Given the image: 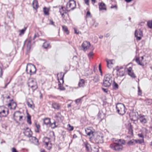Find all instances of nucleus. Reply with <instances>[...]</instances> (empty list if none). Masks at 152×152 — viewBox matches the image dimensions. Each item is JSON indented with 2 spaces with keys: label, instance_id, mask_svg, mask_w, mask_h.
I'll list each match as a JSON object with an SVG mask.
<instances>
[{
  "label": "nucleus",
  "instance_id": "nucleus-32",
  "mask_svg": "<svg viewBox=\"0 0 152 152\" xmlns=\"http://www.w3.org/2000/svg\"><path fill=\"white\" fill-rule=\"evenodd\" d=\"M136 62L140 65L142 66H144L143 64L142 63L139 59V57H137L135 59Z\"/></svg>",
  "mask_w": 152,
  "mask_h": 152
},
{
  "label": "nucleus",
  "instance_id": "nucleus-26",
  "mask_svg": "<svg viewBox=\"0 0 152 152\" xmlns=\"http://www.w3.org/2000/svg\"><path fill=\"white\" fill-rule=\"evenodd\" d=\"M4 106H0V115H6V111L4 110Z\"/></svg>",
  "mask_w": 152,
  "mask_h": 152
},
{
  "label": "nucleus",
  "instance_id": "nucleus-22",
  "mask_svg": "<svg viewBox=\"0 0 152 152\" xmlns=\"http://www.w3.org/2000/svg\"><path fill=\"white\" fill-rule=\"evenodd\" d=\"M43 122L44 124L46 125L50 124H51L50 119L49 118H46L43 119Z\"/></svg>",
  "mask_w": 152,
  "mask_h": 152
},
{
  "label": "nucleus",
  "instance_id": "nucleus-57",
  "mask_svg": "<svg viewBox=\"0 0 152 152\" xmlns=\"http://www.w3.org/2000/svg\"><path fill=\"white\" fill-rule=\"evenodd\" d=\"M35 125H36V127L37 129L39 130L40 128V126L39 124H37L36 123H35Z\"/></svg>",
  "mask_w": 152,
  "mask_h": 152
},
{
  "label": "nucleus",
  "instance_id": "nucleus-4",
  "mask_svg": "<svg viewBox=\"0 0 152 152\" xmlns=\"http://www.w3.org/2000/svg\"><path fill=\"white\" fill-rule=\"evenodd\" d=\"M36 69L35 66L31 64H27L26 72L27 74H29L30 75H32L35 73Z\"/></svg>",
  "mask_w": 152,
  "mask_h": 152
},
{
  "label": "nucleus",
  "instance_id": "nucleus-34",
  "mask_svg": "<svg viewBox=\"0 0 152 152\" xmlns=\"http://www.w3.org/2000/svg\"><path fill=\"white\" fill-rule=\"evenodd\" d=\"M84 144L85 147L86 148V150L87 151H88L89 150V147L90 146V145L88 143L86 142H84Z\"/></svg>",
  "mask_w": 152,
  "mask_h": 152
},
{
  "label": "nucleus",
  "instance_id": "nucleus-43",
  "mask_svg": "<svg viewBox=\"0 0 152 152\" xmlns=\"http://www.w3.org/2000/svg\"><path fill=\"white\" fill-rule=\"evenodd\" d=\"M83 98V97H82L80 98H79L76 99L75 100V103L77 104H79L80 103V102L81 101Z\"/></svg>",
  "mask_w": 152,
  "mask_h": 152
},
{
  "label": "nucleus",
  "instance_id": "nucleus-12",
  "mask_svg": "<svg viewBox=\"0 0 152 152\" xmlns=\"http://www.w3.org/2000/svg\"><path fill=\"white\" fill-rule=\"evenodd\" d=\"M139 115L137 113V112H132L130 114V116L131 118V119L132 120L134 121H137L139 118Z\"/></svg>",
  "mask_w": 152,
  "mask_h": 152
},
{
  "label": "nucleus",
  "instance_id": "nucleus-50",
  "mask_svg": "<svg viewBox=\"0 0 152 152\" xmlns=\"http://www.w3.org/2000/svg\"><path fill=\"white\" fill-rule=\"evenodd\" d=\"M99 70L101 74V75H102V69H101V64H100L99 65Z\"/></svg>",
  "mask_w": 152,
  "mask_h": 152
},
{
  "label": "nucleus",
  "instance_id": "nucleus-62",
  "mask_svg": "<svg viewBox=\"0 0 152 152\" xmlns=\"http://www.w3.org/2000/svg\"><path fill=\"white\" fill-rule=\"evenodd\" d=\"M7 116V115H4V114H1L0 115V118H1L3 117H6Z\"/></svg>",
  "mask_w": 152,
  "mask_h": 152
},
{
  "label": "nucleus",
  "instance_id": "nucleus-40",
  "mask_svg": "<svg viewBox=\"0 0 152 152\" xmlns=\"http://www.w3.org/2000/svg\"><path fill=\"white\" fill-rule=\"evenodd\" d=\"M135 143H138L139 144H141L142 143L144 142V140L142 139V140H134Z\"/></svg>",
  "mask_w": 152,
  "mask_h": 152
},
{
  "label": "nucleus",
  "instance_id": "nucleus-23",
  "mask_svg": "<svg viewBox=\"0 0 152 152\" xmlns=\"http://www.w3.org/2000/svg\"><path fill=\"white\" fill-rule=\"evenodd\" d=\"M107 66L108 68L110 69L112 67V65L113 64L112 62V60H107Z\"/></svg>",
  "mask_w": 152,
  "mask_h": 152
},
{
  "label": "nucleus",
  "instance_id": "nucleus-2",
  "mask_svg": "<svg viewBox=\"0 0 152 152\" xmlns=\"http://www.w3.org/2000/svg\"><path fill=\"white\" fill-rule=\"evenodd\" d=\"M112 82V77L111 75L107 74L105 75L103 80V86L105 87H109Z\"/></svg>",
  "mask_w": 152,
  "mask_h": 152
},
{
  "label": "nucleus",
  "instance_id": "nucleus-13",
  "mask_svg": "<svg viewBox=\"0 0 152 152\" xmlns=\"http://www.w3.org/2000/svg\"><path fill=\"white\" fill-rule=\"evenodd\" d=\"M90 45V44L89 42L86 41H84L82 45L83 50L84 51L87 50L89 48Z\"/></svg>",
  "mask_w": 152,
  "mask_h": 152
},
{
  "label": "nucleus",
  "instance_id": "nucleus-25",
  "mask_svg": "<svg viewBox=\"0 0 152 152\" xmlns=\"http://www.w3.org/2000/svg\"><path fill=\"white\" fill-rule=\"evenodd\" d=\"M124 71H121L119 69L117 70V75L119 77H122L124 75Z\"/></svg>",
  "mask_w": 152,
  "mask_h": 152
},
{
  "label": "nucleus",
  "instance_id": "nucleus-42",
  "mask_svg": "<svg viewBox=\"0 0 152 152\" xmlns=\"http://www.w3.org/2000/svg\"><path fill=\"white\" fill-rule=\"evenodd\" d=\"M45 144L47 147V148L48 149H50L51 148V144H50V146L48 147V145H49V143L48 142H45Z\"/></svg>",
  "mask_w": 152,
  "mask_h": 152
},
{
  "label": "nucleus",
  "instance_id": "nucleus-9",
  "mask_svg": "<svg viewBox=\"0 0 152 152\" xmlns=\"http://www.w3.org/2000/svg\"><path fill=\"white\" fill-rule=\"evenodd\" d=\"M64 74L63 73V76L61 77L59 79L58 77V86L59 88L61 90H64L65 88L62 86V84L64 83Z\"/></svg>",
  "mask_w": 152,
  "mask_h": 152
},
{
  "label": "nucleus",
  "instance_id": "nucleus-1",
  "mask_svg": "<svg viewBox=\"0 0 152 152\" xmlns=\"http://www.w3.org/2000/svg\"><path fill=\"white\" fill-rule=\"evenodd\" d=\"M116 142L110 144V147L113 150L117 151H122L123 149V145L125 143V141L122 139H119L115 141Z\"/></svg>",
  "mask_w": 152,
  "mask_h": 152
},
{
  "label": "nucleus",
  "instance_id": "nucleus-37",
  "mask_svg": "<svg viewBox=\"0 0 152 152\" xmlns=\"http://www.w3.org/2000/svg\"><path fill=\"white\" fill-rule=\"evenodd\" d=\"M145 103L147 105H148L152 103V100L151 99H147L145 100Z\"/></svg>",
  "mask_w": 152,
  "mask_h": 152
},
{
  "label": "nucleus",
  "instance_id": "nucleus-3",
  "mask_svg": "<svg viewBox=\"0 0 152 152\" xmlns=\"http://www.w3.org/2000/svg\"><path fill=\"white\" fill-rule=\"evenodd\" d=\"M117 112L119 115H123L126 112V109L125 105L122 103H118L116 105Z\"/></svg>",
  "mask_w": 152,
  "mask_h": 152
},
{
  "label": "nucleus",
  "instance_id": "nucleus-24",
  "mask_svg": "<svg viewBox=\"0 0 152 152\" xmlns=\"http://www.w3.org/2000/svg\"><path fill=\"white\" fill-rule=\"evenodd\" d=\"M55 117L59 121H62L64 119V117L59 113H58L57 115H56Z\"/></svg>",
  "mask_w": 152,
  "mask_h": 152
},
{
  "label": "nucleus",
  "instance_id": "nucleus-60",
  "mask_svg": "<svg viewBox=\"0 0 152 152\" xmlns=\"http://www.w3.org/2000/svg\"><path fill=\"white\" fill-rule=\"evenodd\" d=\"M85 3L87 5H89V0H84Z\"/></svg>",
  "mask_w": 152,
  "mask_h": 152
},
{
  "label": "nucleus",
  "instance_id": "nucleus-44",
  "mask_svg": "<svg viewBox=\"0 0 152 152\" xmlns=\"http://www.w3.org/2000/svg\"><path fill=\"white\" fill-rule=\"evenodd\" d=\"M92 152H98L99 151V149L98 147H94L92 149Z\"/></svg>",
  "mask_w": 152,
  "mask_h": 152
},
{
  "label": "nucleus",
  "instance_id": "nucleus-54",
  "mask_svg": "<svg viewBox=\"0 0 152 152\" xmlns=\"http://www.w3.org/2000/svg\"><path fill=\"white\" fill-rule=\"evenodd\" d=\"M27 104L28 106V107H30V108L32 107V105L31 104H30V103L29 102H27Z\"/></svg>",
  "mask_w": 152,
  "mask_h": 152
},
{
  "label": "nucleus",
  "instance_id": "nucleus-59",
  "mask_svg": "<svg viewBox=\"0 0 152 152\" xmlns=\"http://www.w3.org/2000/svg\"><path fill=\"white\" fill-rule=\"evenodd\" d=\"M74 31H75V33L76 34H79L80 32L79 31L78 32H77L76 29L75 28H74Z\"/></svg>",
  "mask_w": 152,
  "mask_h": 152
},
{
  "label": "nucleus",
  "instance_id": "nucleus-36",
  "mask_svg": "<svg viewBox=\"0 0 152 152\" xmlns=\"http://www.w3.org/2000/svg\"><path fill=\"white\" fill-rule=\"evenodd\" d=\"M43 47L45 48L46 49L50 46V44L45 42L43 45Z\"/></svg>",
  "mask_w": 152,
  "mask_h": 152
},
{
  "label": "nucleus",
  "instance_id": "nucleus-6",
  "mask_svg": "<svg viewBox=\"0 0 152 152\" xmlns=\"http://www.w3.org/2000/svg\"><path fill=\"white\" fill-rule=\"evenodd\" d=\"M28 86L32 89L33 91L36 90L38 87L37 82L35 80L32 79H29Z\"/></svg>",
  "mask_w": 152,
  "mask_h": 152
},
{
  "label": "nucleus",
  "instance_id": "nucleus-63",
  "mask_svg": "<svg viewBox=\"0 0 152 152\" xmlns=\"http://www.w3.org/2000/svg\"><path fill=\"white\" fill-rule=\"evenodd\" d=\"M102 90L105 93H107V89H105L102 88Z\"/></svg>",
  "mask_w": 152,
  "mask_h": 152
},
{
  "label": "nucleus",
  "instance_id": "nucleus-5",
  "mask_svg": "<svg viewBox=\"0 0 152 152\" xmlns=\"http://www.w3.org/2000/svg\"><path fill=\"white\" fill-rule=\"evenodd\" d=\"M76 3L75 1L70 0L66 4V10L68 12L73 10L76 8Z\"/></svg>",
  "mask_w": 152,
  "mask_h": 152
},
{
  "label": "nucleus",
  "instance_id": "nucleus-52",
  "mask_svg": "<svg viewBox=\"0 0 152 152\" xmlns=\"http://www.w3.org/2000/svg\"><path fill=\"white\" fill-rule=\"evenodd\" d=\"M38 36H39V35L37 33L35 34L34 36V37L33 38V40H34L36 38V37H38Z\"/></svg>",
  "mask_w": 152,
  "mask_h": 152
},
{
  "label": "nucleus",
  "instance_id": "nucleus-8",
  "mask_svg": "<svg viewBox=\"0 0 152 152\" xmlns=\"http://www.w3.org/2000/svg\"><path fill=\"white\" fill-rule=\"evenodd\" d=\"M134 35L136 37L137 40H140L141 39V37L143 36L142 31L140 29L135 30L134 33Z\"/></svg>",
  "mask_w": 152,
  "mask_h": 152
},
{
  "label": "nucleus",
  "instance_id": "nucleus-11",
  "mask_svg": "<svg viewBox=\"0 0 152 152\" xmlns=\"http://www.w3.org/2000/svg\"><path fill=\"white\" fill-rule=\"evenodd\" d=\"M67 12H69L66 10V7H62L59 10V12L61 15V17L63 19H64L65 17V14H67L68 15V14L67 13Z\"/></svg>",
  "mask_w": 152,
  "mask_h": 152
},
{
  "label": "nucleus",
  "instance_id": "nucleus-29",
  "mask_svg": "<svg viewBox=\"0 0 152 152\" xmlns=\"http://www.w3.org/2000/svg\"><path fill=\"white\" fill-rule=\"evenodd\" d=\"M49 9L47 8L46 7L43 8V12L45 15H49Z\"/></svg>",
  "mask_w": 152,
  "mask_h": 152
},
{
  "label": "nucleus",
  "instance_id": "nucleus-15",
  "mask_svg": "<svg viewBox=\"0 0 152 152\" xmlns=\"http://www.w3.org/2000/svg\"><path fill=\"white\" fill-rule=\"evenodd\" d=\"M127 71L128 75L130 77L134 78L136 77V76L132 70V67H129L127 69Z\"/></svg>",
  "mask_w": 152,
  "mask_h": 152
},
{
  "label": "nucleus",
  "instance_id": "nucleus-20",
  "mask_svg": "<svg viewBox=\"0 0 152 152\" xmlns=\"http://www.w3.org/2000/svg\"><path fill=\"white\" fill-rule=\"evenodd\" d=\"M17 106L16 103L14 102H10L8 104L9 107H10V109H11L14 110L15 109Z\"/></svg>",
  "mask_w": 152,
  "mask_h": 152
},
{
  "label": "nucleus",
  "instance_id": "nucleus-31",
  "mask_svg": "<svg viewBox=\"0 0 152 152\" xmlns=\"http://www.w3.org/2000/svg\"><path fill=\"white\" fill-rule=\"evenodd\" d=\"M93 80L95 82H97L99 80V76L97 75H96L94 77Z\"/></svg>",
  "mask_w": 152,
  "mask_h": 152
},
{
  "label": "nucleus",
  "instance_id": "nucleus-61",
  "mask_svg": "<svg viewBox=\"0 0 152 152\" xmlns=\"http://www.w3.org/2000/svg\"><path fill=\"white\" fill-rule=\"evenodd\" d=\"M110 36V34L109 33H107L104 35V36L106 37H109Z\"/></svg>",
  "mask_w": 152,
  "mask_h": 152
},
{
  "label": "nucleus",
  "instance_id": "nucleus-55",
  "mask_svg": "<svg viewBox=\"0 0 152 152\" xmlns=\"http://www.w3.org/2000/svg\"><path fill=\"white\" fill-rule=\"evenodd\" d=\"M12 152H18L16 149L15 148H12Z\"/></svg>",
  "mask_w": 152,
  "mask_h": 152
},
{
  "label": "nucleus",
  "instance_id": "nucleus-41",
  "mask_svg": "<svg viewBox=\"0 0 152 152\" xmlns=\"http://www.w3.org/2000/svg\"><path fill=\"white\" fill-rule=\"evenodd\" d=\"M135 142L134 140H131L129 141L127 144H128L129 145H132L134 144Z\"/></svg>",
  "mask_w": 152,
  "mask_h": 152
},
{
  "label": "nucleus",
  "instance_id": "nucleus-19",
  "mask_svg": "<svg viewBox=\"0 0 152 152\" xmlns=\"http://www.w3.org/2000/svg\"><path fill=\"white\" fill-rule=\"evenodd\" d=\"M85 81L83 79H80L78 83L79 87H83L85 86Z\"/></svg>",
  "mask_w": 152,
  "mask_h": 152
},
{
  "label": "nucleus",
  "instance_id": "nucleus-49",
  "mask_svg": "<svg viewBox=\"0 0 152 152\" xmlns=\"http://www.w3.org/2000/svg\"><path fill=\"white\" fill-rule=\"evenodd\" d=\"M93 53L92 51H91L88 54V56L89 58L91 57L93 55Z\"/></svg>",
  "mask_w": 152,
  "mask_h": 152
},
{
  "label": "nucleus",
  "instance_id": "nucleus-16",
  "mask_svg": "<svg viewBox=\"0 0 152 152\" xmlns=\"http://www.w3.org/2000/svg\"><path fill=\"white\" fill-rule=\"evenodd\" d=\"M85 132L87 135L90 136V139L92 138V137L94 136V132L89 129L87 128L85 129Z\"/></svg>",
  "mask_w": 152,
  "mask_h": 152
},
{
  "label": "nucleus",
  "instance_id": "nucleus-33",
  "mask_svg": "<svg viewBox=\"0 0 152 152\" xmlns=\"http://www.w3.org/2000/svg\"><path fill=\"white\" fill-rule=\"evenodd\" d=\"M128 130L129 134L131 135H132L133 134V130L132 129V126L131 125H130V127L128 128Z\"/></svg>",
  "mask_w": 152,
  "mask_h": 152
},
{
  "label": "nucleus",
  "instance_id": "nucleus-14",
  "mask_svg": "<svg viewBox=\"0 0 152 152\" xmlns=\"http://www.w3.org/2000/svg\"><path fill=\"white\" fill-rule=\"evenodd\" d=\"M146 116L141 114H140L139 115L138 119L140 122L142 124H145L147 122V119L146 118Z\"/></svg>",
  "mask_w": 152,
  "mask_h": 152
},
{
  "label": "nucleus",
  "instance_id": "nucleus-39",
  "mask_svg": "<svg viewBox=\"0 0 152 152\" xmlns=\"http://www.w3.org/2000/svg\"><path fill=\"white\" fill-rule=\"evenodd\" d=\"M147 24L149 28H152V20L148 21Z\"/></svg>",
  "mask_w": 152,
  "mask_h": 152
},
{
  "label": "nucleus",
  "instance_id": "nucleus-56",
  "mask_svg": "<svg viewBox=\"0 0 152 152\" xmlns=\"http://www.w3.org/2000/svg\"><path fill=\"white\" fill-rule=\"evenodd\" d=\"M3 74V72L1 68L0 67V77H1Z\"/></svg>",
  "mask_w": 152,
  "mask_h": 152
},
{
  "label": "nucleus",
  "instance_id": "nucleus-10",
  "mask_svg": "<svg viewBox=\"0 0 152 152\" xmlns=\"http://www.w3.org/2000/svg\"><path fill=\"white\" fill-rule=\"evenodd\" d=\"M24 131L23 132L24 135L29 138L32 137V132L30 129L27 127L26 129H24Z\"/></svg>",
  "mask_w": 152,
  "mask_h": 152
},
{
  "label": "nucleus",
  "instance_id": "nucleus-45",
  "mask_svg": "<svg viewBox=\"0 0 152 152\" xmlns=\"http://www.w3.org/2000/svg\"><path fill=\"white\" fill-rule=\"evenodd\" d=\"M26 29V27H25L23 29L20 30V34H24L25 31Z\"/></svg>",
  "mask_w": 152,
  "mask_h": 152
},
{
  "label": "nucleus",
  "instance_id": "nucleus-48",
  "mask_svg": "<svg viewBox=\"0 0 152 152\" xmlns=\"http://www.w3.org/2000/svg\"><path fill=\"white\" fill-rule=\"evenodd\" d=\"M68 126L69 128V130L70 131H72L73 130L74 127L73 126H71L70 124H68Z\"/></svg>",
  "mask_w": 152,
  "mask_h": 152
},
{
  "label": "nucleus",
  "instance_id": "nucleus-17",
  "mask_svg": "<svg viewBox=\"0 0 152 152\" xmlns=\"http://www.w3.org/2000/svg\"><path fill=\"white\" fill-rule=\"evenodd\" d=\"M99 10H107L106 5L103 2H102L99 4Z\"/></svg>",
  "mask_w": 152,
  "mask_h": 152
},
{
  "label": "nucleus",
  "instance_id": "nucleus-51",
  "mask_svg": "<svg viewBox=\"0 0 152 152\" xmlns=\"http://www.w3.org/2000/svg\"><path fill=\"white\" fill-rule=\"evenodd\" d=\"M50 125L51 126H52L53 125H54V126L53 127V128H55V127H56V122H54L53 123H51L50 124Z\"/></svg>",
  "mask_w": 152,
  "mask_h": 152
},
{
  "label": "nucleus",
  "instance_id": "nucleus-46",
  "mask_svg": "<svg viewBox=\"0 0 152 152\" xmlns=\"http://www.w3.org/2000/svg\"><path fill=\"white\" fill-rule=\"evenodd\" d=\"M31 47V45L29 44H27V50L28 52L30 50Z\"/></svg>",
  "mask_w": 152,
  "mask_h": 152
},
{
  "label": "nucleus",
  "instance_id": "nucleus-30",
  "mask_svg": "<svg viewBox=\"0 0 152 152\" xmlns=\"http://www.w3.org/2000/svg\"><path fill=\"white\" fill-rule=\"evenodd\" d=\"M113 87L114 89L116 90L118 88V85L114 81L113 84Z\"/></svg>",
  "mask_w": 152,
  "mask_h": 152
},
{
  "label": "nucleus",
  "instance_id": "nucleus-64",
  "mask_svg": "<svg viewBox=\"0 0 152 152\" xmlns=\"http://www.w3.org/2000/svg\"><path fill=\"white\" fill-rule=\"evenodd\" d=\"M18 118H19L18 120L19 121H21V120L23 116L20 115V116H19Z\"/></svg>",
  "mask_w": 152,
  "mask_h": 152
},
{
  "label": "nucleus",
  "instance_id": "nucleus-47",
  "mask_svg": "<svg viewBox=\"0 0 152 152\" xmlns=\"http://www.w3.org/2000/svg\"><path fill=\"white\" fill-rule=\"evenodd\" d=\"M138 95H141L142 94V91L140 90V88L139 86L138 87Z\"/></svg>",
  "mask_w": 152,
  "mask_h": 152
},
{
  "label": "nucleus",
  "instance_id": "nucleus-18",
  "mask_svg": "<svg viewBox=\"0 0 152 152\" xmlns=\"http://www.w3.org/2000/svg\"><path fill=\"white\" fill-rule=\"evenodd\" d=\"M32 5L34 9L37 10L39 7L37 1V0H34L32 3Z\"/></svg>",
  "mask_w": 152,
  "mask_h": 152
},
{
  "label": "nucleus",
  "instance_id": "nucleus-21",
  "mask_svg": "<svg viewBox=\"0 0 152 152\" xmlns=\"http://www.w3.org/2000/svg\"><path fill=\"white\" fill-rule=\"evenodd\" d=\"M52 107L55 109L58 110L60 108V105L59 104L54 102L52 104Z\"/></svg>",
  "mask_w": 152,
  "mask_h": 152
},
{
  "label": "nucleus",
  "instance_id": "nucleus-7",
  "mask_svg": "<svg viewBox=\"0 0 152 152\" xmlns=\"http://www.w3.org/2000/svg\"><path fill=\"white\" fill-rule=\"evenodd\" d=\"M94 136V140L96 143H102L103 142V137L102 135L97 134Z\"/></svg>",
  "mask_w": 152,
  "mask_h": 152
},
{
  "label": "nucleus",
  "instance_id": "nucleus-28",
  "mask_svg": "<svg viewBox=\"0 0 152 152\" xmlns=\"http://www.w3.org/2000/svg\"><path fill=\"white\" fill-rule=\"evenodd\" d=\"M21 114V113L19 111H18L15 112L13 115L14 117L15 118H17L19 117Z\"/></svg>",
  "mask_w": 152,
  "mask_h": 152
},
{
  "label": "nucleus",
  "instance_id": "nucleus-53",
  "mask_svg": "<svg viewBox=\"0 0 152 152\" xmlns=\"http://www.w3.org/2000/svg\"><path fill=\"white\" fill-rule=\"evenodd\" d=\"M54 22L52 20H50V25H53V26H55L54 24Z\"/></svg>",
  "mask_w": 152,
  "mask_h": 152
},
{
  "label": "nucleus",
  "instance_id": "nucleus-27",
  "mask_svg": "<svg viewBox=\"0 0 152 152\" xmlns=\"http://www.w3.org/2000/svg\"><path fill=\"white\" fill-rule=\"evenodd\" d=\"M31 137V139L33 140V142L36 145H39V141L38 140L37 138L36 137L32 136Z\"/></svg>",
  "mask_w": 152,
  "mask_h": 152
},
{
  "label": "nucleus",
  "instance_id": "nucleus-35",
  "mask_svg": "<svg viewBox=\"0 0 152 152\" xmlns=\"http://www.w3.org/2000/svg\"><path fill=\"white\" fill-rule=\"evenodd\" d=\"M62 27L63 31L66 32L67 34H68L69 33V32L67 27L65 26H63Z\"/></svg>",
  "mask_w": 152,
  "mask_h": 152
},
{
  "label": "nucleus",
  "instance_id": "nucleus-38",
  "mask_svg": "<svg viewBox=\"0 0 152 152\" xmlns=\"http://www.w3.org/2000/svg\"><path fill=\"white\" fill-rule=\"evenodd\" d=\"M27 123L29 124H31V116L30 115H28L27 117Z\"/></svg>",
  "mask_w": 152,
  "mask_h": 152
},
{
  "label": "nucleus",
  "instance_id": "nucleus-58",
  "mask_svg": "<svg viewBox=\"0 0 152 152\" xmlns=\"http://www.w3.org/2000/svg\"><path fill=\"white\" fill-rule=\"evenodd\" d=\"M138 136L142 138L143 139L144 137L143 135L142 134H138Z\"/></svg>",
  "mask_w": 152,
  "mask_h": 152
}]
</instances>
